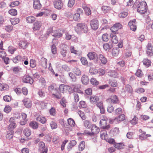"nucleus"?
<instances>
[{
  "label": "nucleus",
  "instance_id": "nucleus-1",
  "mask_svg": "<svg viewBox=\"0 0 153 153\" xmlns=\"http://www.w3.org/2000/svg\"><path fill=\"white\" fill-rule=\"evenodd\" d=\"M75 30L78 34L82 32L86 33L88 32V27L85 24L79 23H78L75 27Z\"/></svg>",
  "mask_w": 153,
  "mask_h": 153
},
{
  "label": "nucleus",
  "instance_id": "nucleus-2",
  "mask_svg": "<svg viewBox=\"0 0 153 153\" xmlns=\"http://www.w3.org/2000/svg\"><path fill=\"white\" fill-rule=\"evenodd\" d=\"M147 6L146 2L143 1L139 3L137 7V11L141 14H144L147 10Z\"/></svg>",
  "mask_w": 153,
  "mask_h": 153
},
{
  "label": "nucleus",
  "instance_id": "nucleus-3",
  "mask_svg": "<svg viewBox=\"0 0 153 153\" xmlns=\"http://www.w3.org/2000/svg\"><path fill=\"white\" fill-rule=\"evenodd\" d=\"M59 89L60 92L62 93L66 92L67 91L70 93L73 91L72 89L70 86L64 84H61L59 85Z\"/></svg>",
  "mask_w": 153,
  "mask_h": 153
},
{
  "label": "nucleus",
  "instance_id": "nucleus-4",
  "mask_svg": "<svg viewBox=\"0 0 153 153\" xmlns=\"http://www.w3.org/2000/svg\"><path fill=\"white\" fill-rule=\"evenodd\" d=\"M91 132L87 133L85 132V133L89 135H91L93 134H98L100 131V129L99 127H97L95 125H92L91 126Z\"/></svg>",
  "mask_w": 153,
  "mask_h": 153
},
{
  "label": "nucleus",
  "instance_id": "nucleus-5",
  "mask_svg": "<svg viewBox=\"0 0 153 153\" xmlns=\"http://www.w3.org/2000/svg\"><path fill=\"white\" fill-rule=\"evenodd\" d=\"M87 56L90 60H98V56L95 52L92 51L89 52Z\"/></svg>",
  "mask_w": 153,
  "mask_h": 153
},
{
  "label": "nucleus",
  "instance_id": "nucleus-6",
  "mask_svg": "<svg viewBox=\"0 0 153 153\" xmlns=\"http://www.w3.org/2000/svg\"><path fill=\"white\" fill-rule=\"evenodd\" d=\"M90 25L91 28L94 30H97L99 27L98 21L95 19H92L90 21Z\"/></svg>",
  "mask_w": 153,
  "mask_h": 153
},
{
  "label": "nucleus",
  "instance_id": "nucleus-7",
  "mask_svg": "<svg viewBox=\"0 0 153 153\" xmlns=\"http://www.w3.org/2000/svg\"><path fill=\"white\" fill-rule=\"evenodd\" d=\"M122 27V25L119 23H117L111 27L110 30L113 32H116L119 29H121Z\"/></svg>",
  "mask_w": 153,
  "mask_h": 153
},
{
  "label": "nucleus",
  "instance_id": "nucleus-8",
  "mask_svg": "<svg viewBox=\"0 0 153 153\" xmlns=\"http://www.w3.org/2000/svg\"><path fill=\"white\" fill-rule=\"evenodd\" d=\"M125 115L123 114L120 115L117 117H116L113 120H110V122L112 123H116V121L118 122L122 121L125 120Z\"/></svg>",
  "mask_w": 153,
  "mask_h": 153
},
{
  "label": "nucleus",
  "instance_id": "nucleus-9",
  "mask_svg": "<svg viewBox=\"0 0 153 153\" xmlns=\"http://www.w3.org/2000/svg\"><path fill=\"white\" fill-rule=\"evenodd\" d=\"M136 21V19H134L131 20L128 23L130 29L133 31H135L137 29Z\"/></svg>",
  "mask_w": 153,
  "mask_h": 153
},
{
  "label": "nucleus",
  "instance_id": "nucleus-10",
  "mask_svg": "<svg viewBox=\"0 0 153 153\" xmlns=\"http://www.w3.org/2000/svg\"><path fill=\"white\" fill-rule=\"evenodd\" d=\"M22 82L25 83H29L32 84L33 82V79L29 75L24 76L22 79Z\"/></svg>",
  "mask_w": 153,
  "mask_h": 153
},
{
  "label": "nucleus",
  "instance_id": "nucleus-11",
  "mask_svg": "<svg viewBox=\"0 0 153 153\" xmlns=\"http://www.w3.org/2000/svg\"><path fill=\"white\" fill-rule=\"evenodd\" d=\"M42 26V24L40 22L36 21L33 25L32 29L33 31L39 30Z\"/></svg>",
  "mask_w": 153,
  "mask_h": 153
},
{
  "label": "nucleus",
  "instance_id": "nucleus-12",
  "mask_svg": "<svg viewBox=\"0 0 153 153\" xmlns=\"http://www.w3.org/2000/svg\"><path fill=\"white\" fill-rule=\"evenodd\" d=\"M100 123L102 128L105 129H108L110 127L109 125H107V121L105 120L102 119L100 121Z\"/></svg>",
  "mask_w": 153,
  "mask_h": 153
},
{
  "label": "nucleus",
  "instance_id": "nucleus-13",
  "mask_svg": "<svg viewBox=\"0 0 153 153\" xmlns=\"http://www.w3.org/2000/svg\"><path fill=\"white\" fill-rule=\"evenodd\" d=\"M9 122L10 123L8 127V129L9 130H13L16 127V124L15 123L14 119L13 118H10L9 120Z\"/></svg>",
  "mask_w": 153,
  "mask_h": 153
},
{
  "label": "nucleus",
  "instance_id": "nucleus-14",
  "mask_svg": "<svg viewBox=\"0 0 153 153\" xmlns=\"http://www.w3.org/2000/svg\"><path fill=\"white\" fill-rule=\"evenodd\" d=\"M147 54L150 56L153 55V46L151 43H148L147 45Z\"/></svg>",
  "mask_w": 153,
  "mask_h": 153
},
{
  "label": "nucleus",
  "instance_id": "nucleus-15",
  "mask_svg": "<svg viewBox=\"0 0 153 153\" xmlns=\"http://www.w3.org/2000/svg\"><path fill=\"white\" fill-rule=\"evenodd\" d=\"M24 105L27 108H30L32 106V102L27 98H25L23 100Z\"/></svg>",
  "mask_w": 153,
  "mask_h": 153
},
{
  "label": "nucleus",
  "instance_id": "nucleus-16",
  "mask_svg": "<svg viewBox=\"0 0 153 153\" xmlns=\"http://www.w3.org/2000/svg\"><path fill=\"white\" fill-rule=\"evenodd\" d=\"M54 7L58 9H61L63 6V3L61 0H57L54 2Z\"/></svg>",
  "mask_w": 153,
  "mask_h": 153
},
{
  "label": "nucleus",
  "instance_id": "nucleus-17",
  "mask_svg": "<svg viewBox=\"0 0 153 153\" xmlns=\"http://www.w3.org/2000/svg\"><path fill=\"white\" fill-rule=\"evenodd\" d=\"M33 5L35 9H39L42 7V5L39 0H33Z\"/></svg>",
  "mask_w": 153,
  "mask_h": 153
},
{
  "label": "nucleus",
  "instance_id": "nucleus-18",
  "mask_svg": "<svg viewBox=\"0 0 153 153\" xmlns=\"http://www.w3.org/2000/svg\"><path fill=\"white\" fill-rule=\"evenodd\" d=\"M74 91L76 92L74 93V101L75 102H78L79 100V96L78 94L76 92H78L79 93H82V92L81 91L79 90H76L74 88Z\"/></svg>",
  "mask_w": 153,
  "mask_h": 153
},
{
  "label": "nucleus",
  "instance_id": "nucleus-19",
  "mask_svg": "<svg viewBox=\"0 0 153 153\" xmlns=\"http://www.w3.org/2000/svg\"><path fill=\"white\" fill-rule=\"evenodd\" d=\"M107 101L113 103H117L119 102L118 98L116 95L111 96V98L107 100Z\"/></svg>",
  "mask_w": 153,
  "mask_h": 153
},
{
  "label": "nucleus",
  "instance_id": "nucleus-20",
  "mask_svg": "<svg viewBox=\"0 0 153 153\" xmlns=\"http://www.w3.org/2000/svg\"><path fill=\"white\" fill-rule=\"evenodd\" d=\"M98 58L101 61V63L103 65H105L107 62V58L103 55L100 54L98 56Z\"/></svg>",
  "mask_w": 153,
  "mask_h": 153
},
{
  "label": "nucleus",
  "instance_id": "nucleus-21",
  "mask_svg": "<svg viewBox=\"0 0 153 153\" xmlns=\"http://www.w3.org/2000/svg\"><path fill=\"white\" fill-rule=\"evenodd\" d=\"M40 64L43 69H46L47 67V60L44 58H42L41 59Z\"/></svg>",
  "mask_w": 153,
  "mask_h": 153
},
{
  "label": "nucleus",
  "instance_id": "nucleus-22",
  "mask_svg": "<svg viewBox=\"0 0 153 153\" xmlns=\"http://www.w3.org/2000/svg\"><path fill=\"white\" fill-rule=\"evenodd\" d=\"M36 120L43 124L45 123L47 121V120L45 117L40 115L37 117Z\"/></svg>",
  "mask_w": 153,
  "mask_h": 153
},
{
  "label": "nucleus",
  "instance_id": "nucleus-23",
  "mask_svg": "<svg viewBox=\"0 0 153 153\" xmlns=\"http://www.w3.org/2000/svg\"><path fill=\"white\" fill-rule=\"evenodd\" d=\"M81 80L82 83L85 85L87 84L89 81L88 76L85 75L82 76Z\"/></svg>",
  "mask_w": 153,
  "mask_h": 153
},
{
  "label": "nucleus",
  "instance_id": "nucleus-24",
  "mask_svg": "<svg viewBox=\"0 0 153 153\" xmlns=\"http://www.w3.org/2000/svg\"><path fill=\"white\" fill-rule=\"evenodd\" d=\"M99 100V98L98 96L94 95L91 96L90 98V101L92 103H96Z\"/></svg>",
  "mask_w": 153,
  "mask_h": 153
},
{
  "label": "nucleus",
  "instance_id": "nucleus-25",
  "mask_svg": "<svg viewBox=\"0 0 153 153\" xmlns=\"http://www.w3.org/2000/svg\"><path fill=\"white\" fill-rule=\"evenodd\" d=\"M27 45L28 43L26 41L21 40L19 43V46L23 49L26 48Z\"/></svg>",
  "mask_w": 153,
  "mask_h": 153
},
{
  "label": "nucleus",
  "instance_id": "nucleus-26",
  "mask_svg": "<svg viewBox=\"0 0 153 153\" xmlns=\"http://www.w3.org/2000/svg\"><path fill=\"white\" fill-rule=\"evenodd\" d=\"M110 36L111 38V41L113 43L117 44L118 43V39L115 35L114 34H111Z\"/></svg>",
  "mask_w": 153,
  "mask_h": 153
},
{
  "label": "nucleus",
  "instance_id": "nucleus-27",
  "mask_svg": "<svg viewBox=\"0 0 153 153\" xmlns=\"http://www.w3.org/2000/svg\"><path fill=\"white\" fill-rule=\"evenodd\" d=\"M26 21L28 23H32L35 21L36 18L33 16H29L26 18Z\"/></svg>",
  "mask_w": 153,
  "mask_h": 153
},
{
  "label": "nucleus",
  "instance_id": "nucleus-28",
  "mask_svg": "<svg viewBox=\"0 0 153 153\" xmlns=\"http://www.w3.org/2000/svg\"><path fill=\"white\" fill-rule=\"evenodd\" d=\"M108 83L111 87H117L118 86V83L117 81L115 79H109Z\"/></svg>",
  "mask_w": 153,
  "mask_h": 153
},
{
  "label": "nucleus",
  "instance_id": "nucleus-29",
  "mask_svg": "<svg viewBox=\"0 0 153 153\" xmlns=\"http://www.w3.org/2000/svg\"><path fill=\"white\" fill-rule=\"evenodd\" d=\"M29 126L33 129L37 128L39 126V124L35 121H32L29 123Z\"/></svg>",
  "mask_w": 153,
  "mask_h": 153
},
{
  "label": "nucleus",
  "instance_id": "nucleus-30",
  "mask_svg": "<svg viewBox=\"0 0 153 153\" xmlns=\"http://www.w3.org/2000/svg\"><path fill=\"white\" fill-rule=\"evenodd\" d=\"M8 85L4 83H0V90L1 91H4L8 88Z\"/></svg>",
  "mask_w": 153,
  "mask_h": 153
},
{
  "label": "nucleus",
  "instance_id": "nucleus-31",
  "mask_svg": "<svg viewBox=\"0 0 153 153\" xmlns=\"http://www.w3.org/2000/svg\"><path fill=\"white\" fill-rule=\"evenodd\" d=\"M52 36L55 37L59 38L62 36V34L59 30H54L53 34Z\"/></svg>",
  "mask_w": 153,
  "mask_h": 153
},
{
  "label": "nucleus",
  "instance_id": "nucleus-32",
  "mask_svg": "<svg viewBox=\"0 0 153 153\" xmlns=\"http://www.w3.org/2000/svg\"><path fill=\"white\" fill-rule=\"evenodd\" d=\"M38 150L39 151L42 150H43L45 148H47L45 147V144L43 142H40L38 144Z\"/></svg>",
  "mask_w": 153,
  "mask_h": 153
},
{
  "label": "nucleus",
  "instance_id": "nucleus-33",
  "mask_svg": "<svg viewBox=\"0 0 153 153\" xmlns=\"http://www.w3.org/2000/svg\"><path fill=\"white\" fill-rule=\"evenodd\" d=\"M143 64L147 67H149L151 65V61L147 59H144L143 61Z\"/></svg>",
  "mask_w": 153,
  "mask_h": 153
},
{
  "label": "nucleus",
  "instance_id": "nucleus-34",
  "mask_svg": "<svg viewBox=\"0 0 153 153\" xmlns=\"http://www.w3.org/2000/svg\"><path fill=\"white\" fill-rule=\"evenodd\" d=\"M102 39L103 41L107 42L109 39V36L107 33H105L102 34Z\"/></svg>",
  "mask_w": 153,
  "mask_h": 153
},
{
  "label": "nucleus",
  "instance_id": "nucleus-35",
  "mask_svg": "<svg viewBox=\"0 0 153 153\" xmlns=\"http://www.w3.org/2000/svg\"><path fill=\"white\" fill-rule=\"evenodd\" d=\"M24 134L27 137L29 136L31 134V131L30 129L26 128L23 131Z\"/></svg>",
  "mask_w": 153,
  "mask_h": 153
},
{
  "label": "nucleus",
  "instance_id": "nucleus-36",
  "mask_svg": "<svg viewBox=\"0 0 153 153\" xmlns=\"http://www.w3.org/2000/svg\"><path fill=\"white\" fill-rule=\"evenodd\" d=\"M78 113L82 120H85L86 117L84 112L80 110L78 111Z\"/></svg>",
  "mask_w": 153,
  "mask_h": 153
},
{
  "label": "nucleus",
  "instance_id": "nucleus-37",
  "mask_svg": "<svg viewBox=\"0 0 153 153\" xmlns=\"http://www.w3.org/2000/svg\"><path fill=\"white\" fill-rule=\"evenodd\" d=\"M138 118L136 115H135L133 119H132L130 121V123L133 125L136 124L138 122Z\"/></svg>",
  "mask_w": 153,
  "mask_h": 153
},
{
  "label": "nucleus",
  "instance_id": "nucleus-38",
  "mask_svg": "<svg viewBox=\"0 0 153 153\" xmlns=\"http://www.w3.org/2000/svg\"><path fill=\"white\" fill-rule=\"evenodd\" d=\"M103 47L104 49L105 50H108L111 48L112 46L108 43H105L103 44Z\"/></svg>",
  "mask_w": 153,
  "mask_h": 153
},
{
  "label": "nucleus",
  "instance_id": "nucleus-39",
  "mask_svg": "<svg viewBox=\"0 0 153 153\" xmlns=\"http://www.w3.org/2000/svg\"><path fill=\"white\" fill-rule=\"evenodd\" d=\"M85 143L84 141L81 142L79 146V151H82L85 148Z\"/></svg>",
  "mask_w": 153,
  "mask_h": 153
},
{
  "label": "nucleus",
  "instance_id": "nucleus-40",
  "mask_svg": "<svg viewBox=\"0 0 153 153\" xmlns=\"http://www.w3.org/2000/svg\"><path fill=\"white\" fill-rule=\"evenodd\" d=\"M19 20H20L19 18H15L11 19L10 20V22L12 25H15L19 23Z\"/></svg>",
  "mask_w": 153,
  "mask_h": 153
},
{
  "label": "nucleus",
  "instance_id": "nucleus-41",
  "mask_svg": "<svg viewBox=\"0 0 153 153\" xmlns=\"http://www.w3.org/2000/svg\"><path fill=\"white\" fill-rule=\"evenodd\" d=\"M14 133V131L11 130L7 134L6 137L8 139L10 140L12 139L13 137V134Z\"/></svg>",
  "mask_w": 153,
  "mask_h": 153
},
{
  "label": "nucleus",
  "instance_id": "nucleus-42",
  "mask_svg": "<svg viewBox=\"0 0 153 153\" xmlns=\"http://www.w3.org/2000/svg\"><path fill=\"white\" fill-rule=\"evenodd\" d=\"M91 84L94 85H97L99 84V82L94 78H91L90 79Z\"/></svg>",
  "mask_w": 153,
  "mask_h": 153
},
{
  "label": "nucleus",
  "instance_id": "nucleus-43",
  "mask_svg": "<svg viewBox=\"0 0 153 153\" xmlns=\"http://www.w3.org/2000/svg\"><path fill=\"white\" fill-rule=\"evenodd\" d=\"M68 124L71 127L74 126L75 125L74 120L71 118H69L68 119Z\"/></svg>",
  "mask_w": 153,
  "mask_h": 153
},
{
  "label": "nucleus",
  "instance_id": "nucleus-44",
  "mask_svg": "<svg viewBox=\"0 0 153 153\" xmlns=\"http://www.w3.org/2000/svg\"><path fill=\"white\" fill-rule=\"evenodd\" d=\"M89 71L92 75H95L98 73V70L95 68H91L89 69Z\"/></svg>",
  "mask_w": 153,
  "mask_h": 153
},
{
  "label": "nucleus",
  "instance_id": "nucleus-45",
  "mask_svg": "<svg viewBox=\"0 0 153 153\" xmlns=\"http://www.w3.org/2000/svg\"><path fill=\"white\" fill-rule=\"evenodd\" d=\"M135 75L137 77L140 78L142 77L143 75V73L142 71L140 69H138Z\"/></svg>",
  "mask_w": 153,
  "mask_h": 153
},
{
  "label": "nucleus",
  "instance_id": "nucleus-46",
  "mask_svg": "<svg viewBox=\"0 0 153 153\" xmlns=\"http://www.w3.org/2000/svg\"><path fill=\"white\" fill-rule=\"evenodd\" d=\"M119 50L117 48H114L112 51V54L113 56H116L119 53Z\"/></svg>",
  "mask_w": 153,
  "mask_h": 153
},
{
  "label": "nucleus",
  "instance_id": "nucleus-47",
  "mask_svg": "<svg viewBox=\"0 0 153 153\" xmlns=\"http://www.w3.org/2000/svg\"><path fill=\"white\" fill-rule=\"evenodd\" d=\"M9 13L11 15L13 16H15L17 14V10L14 9H11L8 11Z\"/></svg>",
  "mask_w": 153,
  "mask_h": 153
},
{
  "label": "nucleus",
  "instance_id": "nucleus-48",
  "mask_svg": "<svg viewBox=\"0 0 153 153\" xmlns=\"http://www.w3.org/2000/svg\"><path fill=\"white\" fill-rule=\"evenodd\" d=\"M51 52L53 54H56L57 53L56 47L55 44L52 45L51 47Z\"/></svg>",
  "mask_w": 153,
  "mask_h": 153
},
{
  "label": "nucleus",
  "instance_id": "nucleus-49",
  "mask_svg": "<svg viewBox=\"0 0 153 153\" xmlns=\"http://www.w3.org/2000/svg\"><path fill=\"white\" fill-rule=\"evenodd\" d=\"M20 2L19 1H13L10 3V7H14L19 5Z\"/></svg>",
  "mask_w": 153,
  "mask_h": 153
},
{
  "label": "nucleus",
  "instance_id": "nucleus-50",
  "mask_svg": "<svg viewBox=\"0 0 153 153\" xmlns=\"http://www.w3.org/2000/svg\"><path fill=\"white\" fill-rule=\"evenodd\" d=\"M83 125L86 128H89L91 125V123L88 120H85L83 122Z\"/></svg>",
  "mask_w": 153,
  "mask_h": 153
},
{
  "label": "nucleus",
  "instance_id": "nucleus-51",
  "mask_svg": "<svg viewBox=\"0 0 153 153\" xmlns=\"http://www.w3.org/2000/svg\"><path fill=\"white\" fill-rule=\"evenodd\" d=\"M124 144L123 143H119L114 145V147L118 149H121L123 148Z\"/></svg>",
  "mask_w": 153,
  "mask_h": 153
},
{
  "label": "nucleus",
  "instance_id": "nucleus-52",
  "mask_svg": "<svg viewBox=\"0 0 153 153\" xmlns=\"http://www.w3.org/2000/svg\"><path fill=\"white\" fill-rule=\"evenodd\" d=\"M79 107L80 108H85L86 107L85 102L83 101H81L79 102Z\"/></svg>",
  "mask_w": 153,
  "mask_h": 153
},
{
  "label": "nucleus",
  "instance_id": "nucleus-53",
  "mask_svg": "<svg viewBox=\"0 0 153 153\" xmlns=\"http://www.w3.org/2000/svg\"><path fill=\"white\" fill-rule=\"evenodd\" d=\"M126 90L128 92L130 93H131L133 91V89L131 86L129 85H127L126 86Z\"/></svg>",
  "mask_w": 153,
  "mask_h": 153
},
{
  "label": "nucleus",
  "instance_id": "nucleus-54",
  "mask_svg": "<svg viewBox=\"0 0 153 153\" xmlns=\"http://www.w3.org/2000/svg\"><path fill=\"white\" fill-rule=\"evenodd\" d=\"M145 91V90L144 88H139L136 89L135 90V91L136 92L139 94H141L144 93Z\"/></svg>",
  "mask_w": 153,
  "mask_h": 153
},
{
  "label": "nucleus",
  "instance_id": "nucleus-55",
  "mask_svg": "<svg viewBox=\"0 0 153 153\" xmlns=\"http://www.w3.org/2000/svg\"><path fill=\"white\" fill-rule=\"evenodd\" d=\"M56 86V84H51L48 87V90L49 91L52 92L53 91Z\"/></svg>",
  "mask_w": 153,
  "mask_h": 153
},
{
  "label": "nucleus",
  "instance_id": "nucleus-56",
  "mask_svg": "<svg viewBox=\"0 0 153 153\" xmlns=\"http://www.w3.org/2000/svg\"><path fill=\"white\" fill-rule=\"evenodd\" d=\"M74 72L77 76L81 75V73L79 69L78 68H75L73 70Z\"/></svg>",
  "mask_w": 153,
  "mask_h": 153
},
{
  "label": "nucleus",
  "instance_id": "nucleus-57",
  "mask_svg": "<svg viewBox=\"0 0 153 153\" xmlns=\"http://www.w3.org/2000/svg\"><path fill=\"white\" fill-rule=\"evenodd\" d=\"M21 57L20 56L18 55L13 59V61L15 63H17L20 61Z\"/></svg>",
  "mask_w": 153,
  "mask_h": 153
},
{
  "label": "nucleus",
  "instance_id": "nucleus-58",
  "mask_svg": "<svg viewBox=\"0 0 153 153\" xmlns=\"http://www.w3.org/2000/svg\"><path fill=\"white\" fill-rule=\"evenodd\" d=\"M74 19L76 21L79 20L80 19V15L78 13H75L73 16Z\"/></svg>",
  "mask_w": 153,
  "mask_h": 153
},
{
  "label": "nucleus",
  "instance_id": "nucleus-59",
  "mask_svg": "<svg viewBox=\"0 0 153 153\" xmlns=\"http://www.w3.org/2000/svg\"><path fill=\"white\" fill-rule=\"evenodd\" d=\"M12 108L9 105H7L4 109V111L7 113H8L11 110Z\"/></svg>",
  "mask_w": 153,
  "mask_h": 153
},
{
  "label": "nucleus",
  "instance_id": "nucleus-60",
  "mask_svg": "<svg viewBox=\"0 0 153 153\" xmlns=\"http://www.w3.org/2000/svg\"><path fill=\"white\" fill-rule=\"evenodd\" d=\"M80 60L83 65H88V62L86 58L84 57H82L80 59Z\"/></svg>",
  "mask_w": 153,
  "mask_h": 153
},
{
  "label": "nucleus",
  "instance_id": "nucleus-61",
  "mask_svg": "<svg viewBox=\"0 0 153 153\" xmlns=\"http://www.w3.org/2000/svg\"><path fill=\"white\" fill-rule=\"evenodd\" d=\"M75 3V0H69L68 5L69 7H72Z\"/></svg>",
  "mask_w": 153,
  "mask_h": 153
},
{
  "label": "nucleus",
  "instance_id": "nucleus-62",
  "mask_svg": "<svg viewBox=\"0 0 153 153\" xmlns=\"http://www.w3.org/2000/svg\"><path fill=\"white\" fill-rule=\"evenodd\" d=\"M30 67L32 68H35L36 66V62L34 59H31L30 62Z\"/></svg>",
  "mask_w": 153,
  "mask_h": 153
},
{
  "label": "nucleus",
  "instance_id": "nucleus-63",
  "mask_svg": "<svg viewBox=\"0 0 153 153\" xmlns=\"http://www.w3.org/2000/svg\"><path fill=\"white\" fill-rule=\"evenodd\" d=\"M50 126L52 129H54L57 127V124L53 121H52L50 123Z\"/></svg>",
  "mask_w": 153,
  "mask_h": 153
},
{
  "label": "nucleus",
  "instance_id": "nucleus-64",
  "mask_svg": "<svg viewBox=\"0 0 153 153\" xmlns=\"http://www.w3.org/2000/svg\"><path fill=\"white\" fill-rule=\"evenodd\" d=\"M128 15V13L127 12H123L120 13L119 14V16L121 18H124L126 17Z\"/></svg>",
  "mask_w": 153,
  "mask_h": 153
}]
</instances>
